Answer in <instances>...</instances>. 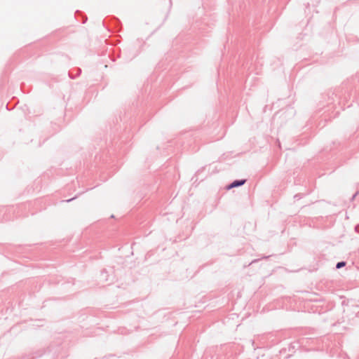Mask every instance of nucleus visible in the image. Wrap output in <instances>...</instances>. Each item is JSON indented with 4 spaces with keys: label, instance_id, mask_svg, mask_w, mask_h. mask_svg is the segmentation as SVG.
Masks as SVG:
<instances>
[{
    "label": "nucleus",
    "instance_id": "nucleus-1",
    "mask_svg": "<svg viewBox=\"0 0 359 359\" xmlns=\"http://www.w3.org/2000/svg\"><path fill=\"white\" fill-rule=\"evenodd\" d=\"M245 180H235L231 184L229 185L228 189H232L243 185L245 183Z\"/></svg>",
    "mask_w": 359,
    "mask_h": 359
},
{
    "label": "nucleus",
    "instance_id": "nucleus-2",
    "mask_svg": "<svg viewBox=\"0 0 359 359\" xmlns=\"http://www.w3.org/2000/svg\"><path fill=\"white\" fill-rule=\"evenodd\" d=\"M346 265L345 262H339L337 264L336 268L337 269H341V267L344 266Z\"/></svg>",
    "mask_w": 359,
    "mask_h": 359
},
{
    "label": "nucleus",
    "instance_id": "nucleus-3",
    "mask_svg": "<svg viewBox=\"0 0 359 359\" xmlns=\"http://www.w3.org/2000/svg\"><path fill=\"white\" fill-rule=\"evenodd\" d=\"M355 231L359 233V226L355 227Z\"/></svg>",
    "mask_w": 359,
    "mask_h": 359
},
{
    "label": "nucleus",
    "instance_id": "nucleus-4",
    "mask_svg": "<svg viewBox=\"0 0 359 359\" xmlns=\"http://www.w3.org/2000/svg\"><path fill=\"white\" fill-rule=\"evenodd\" d=\"M74 198H70V199L67 200L66 201H67V202H70V201H72V200H74Z\"/></svg>",
    "mask_w": 359,
    "mask_h": 359
},
{
    "label": "nucleus",
    "instance_id": "nucleus-5",
    "mask_svg": "<svg viewBox=\"0 0 359 359\" xmlns=\"http://www.w3.org/2000/svg\"><path fill=\"white\" fill-rule=\"evenodd\" d=\"M356 195H357V193H355V194L353 195V198H354L355 197V196H356Z\"/></svg>",
    "mask_w": 359,
    "mask_h": 359
},
{
    "label": "nucleus",
    "instance_id": "nucleus-6",
    "mask_svg": "<svg viewBox=\"0 0 359 359\" xmlns=\"http://www.w3.org/2000/svg\"><path fill=\"white\" fill-rule=\"evenodd\" d=\"M255 262H256V260H253V261H252L251 264H252V263H254Z\"/></svg>",
    "mask_w": 359,
    "mask_h": 359
}]
</instances>
